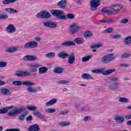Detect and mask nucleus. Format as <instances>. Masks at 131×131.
Masks as SVG:
<instances>
[{"mask_svg": "<svg viewBox=\"0 0 131 131\" xmlns=\"http://www.w3.org/2000/svg\"><path fill=\"white\" fill-rule=\"evenodd\" d=\"M12 84H14L15 85H26L28 86L26 88L27 92L30 93L36 94L37 92H38V90L37 88H33L32 86H34V83L32 82L31 81H12Z\"/></svg>", "mask_w": 131, "mask_h": 131, "instance_id": "f257e3e1", "label": "nucleus"}, {"mask_svg": "<svg viewBox=\"0 0 131 131\" xmlns=\"http://www.w3.org/2000/svg\"><path fill=\"white\" fill-rule=\"evenodd\" d=\"M52 15L56 17L57 19H59V20H67L68 19H74L75 16L74 14L72 13L68 14L66 15H64V11H60L59 10H55L53 9L50 11Z\"/></svg>", "mask_w": 131, "mask_h": 131, "instance_id": "f03ea898", "label": "nucleus"}, {"mask_svg": "<svg viewBox=\"0 0 131 131\" xmlns=\"http://www.w3.org/2000/svg\"><path fill=\"white\" fill-rule=\"evenodd\" d=\"M115 71H116V69H115L106 71V68H103L101 69H94L92 72V73H101L103 75H109V74H111V73H113Z\"/></svg>", "mask_w": 131, "mask_h": 131, "instance_id": "7ed1b4c3", "label": "nucleus"}, {"mask_svg": "<svg viewBox=\"0 0 131 131\" xmlns=\"http://www.w3.org/2000/svg\"><path fill=\"white\" fill-rule=\"evenodd\" d=\"M115 59V57H114V53H112L103 56L101 59V62L103 63V64H108V63L112 62V61Z\"/></svg>", "mask_w": 131, "mask_h": 131, "instance_id": "20e7f679", "label": "nucleus"}, {"mask_svg": "<svg viewBox=\"0 0 131 131\" xmlns=\"http://www.w3.org/2000/svg\"><path fill=\"white\" fill-rule=\"evenodd\" d=\"M36 17L37 18H41L42 19H49L52 17V14L49 13L48 11L43 10L41 11L40 12H38L36 15Z\"/></svg>", "mask_w": 131, "mask_h": 131, "instance_id": "39448f33", "label": "nucleus"}, {"mask_svg": "<svg viewBox=\"0 0 131 131\" xmlns=\"http://www.w3.org/2000/svg\"><path fill=\"white\" fill-rule=\"evenodd\" d=\"M80 29H81V27L79 26V25L76 23H73L70 25L69 31L72 34L77 33Z\"/></svg>", "mask_w": 131, "mask_h": 131, "instance_id": "423d86ee", "label": "nucleus"}, {"mask_svg": "<svg viewBox=\"0 0 131 131\" xmlns=\"http://www.w3.org/2000/svg\"><path fill=\"white\" fill-rule=\"evenodd\" d=\"M72 46H75V42H74V41H67L62 43L61 46L57 45L55 46L54 49H55V50H61L63 47H72Z\"/></svg>", "mask_w": 131, "mask_h": 131, "instance_id": "0eeeda50", "label": "nucleus"}, {"mask_svg": "<svg viewBox=\"0 0 131 131\" xmlns=\"http://www.w3.org/2000/svg\"><path fill=\"white\" fill-rule=\"evenodd\" d=\"M101 1L100 0H92L91 1L90 10L91 11H96L99 6L101 5Z\"/></svg>", "mask_w": 131, "mask_h": 131, "instance_id": "6e6552de", "label": "nucleus"}, {"mask_svg": "<svg viewBox=\"0 0 131 131\" xmlns=\"http://www.w3.org/2000/svg\"><path fill=\"white\" fill-rule=\"evenodd\" d=\"M25 107H20L18 109H14V111H10L7 113L8 116H12V117L16 115L17 114H20V113L23 112V110H26Z\"/></svg>", "mask_w": 131, "mask_h": 131, "instance_id": "1a4fd4ad", "label": "nucleus"}, {"mask_svg": "<svg viewBox=\"0 0 131 131\" xmlns=\"http://www.w3.org/2000/svg\"><path fill=\"white\" fill-rule=\"evenodd\" d=\"M37 45H38L37 42L35 41L29 42L24 44V49L27 50L28 49H34V48H37Z\"/></svg>", "mask_w": 131, "mask_h": 131, "instance_id": "9d476101", "label": "nucleus"}, {"mask_svg": "<svg viewBox=\"0 0 131 131\" xmlns=\"http://www.w3.org/2000/svg\"><path fill=\"white\" fill-rule=\"evenodd\" d=\"M43 26L54 29L57 27V23L51 20H46L43 22Z\"/></svg>", "mask_w": 131, "mask_h": 131, "instance_id": "9b49d317", "label": "nucleus"}, {"mask_svg": "<svg viewBox=\"0 0 131 131\" xmlns=\"http://www.w3.org/2000/svg\"><path fill=\"white\" fill-rule=\"evenodd\" d=\"M14 75L17 77H21L22 76H28L29 75H30V72L25 71H16Z\"/></svg>", "mask_w": 131, "mask_h": 131, "instance_id": "f8f14e48", "label": "nucleus"}, {"mask_svg": "<svg viewBox=\"0 0 131 131\" xmlns=\"http://www.w3.org/2000/svg\"><path fill=\"white\" fill-rule=\"evenodd\" d=\"M110 8L111 10H113V11H114V13H115V12H118V11H120V10L123 9V6L121 5L114 4L111 6Z\"/></svg>", "mask_w": 131, "mask_h": 131, "instance_id": "ddd939ff", "label": "nucleus"}, {"mask_svg": "<svg viewBox=\"0 0 131 131\" xmlns=\"http://www.w3.org/2000/svg\"><path fill=\"white\" fill-rule=\"evenodd\" d=\"M6 30L11 34L16 32V27L14 25L10 24L6 28Z\"/></svg>", "mask_w": 131, "mask_h": 131, "instance_id": "4468645a", "label": "nucleus"}, {"mask_svg": "<svg viewBox=\"0 0 131 131\" xmlns=\"http://www.w3.org/2000/svg\"><path fill=\"white\" fill-rule=\"evenodd\" d=\"M68 63L70 64V65L75 63V54L74 53H71L70 55L69 54Z\"/></svg>", "mask_w": 131, "mask_h": 131, "instance_id": "2eb2a0df", "label": "nucleus"}, {"mask_svg": "<svg viewBox=\"0 0 131 131\" xmlns=\"http://www.w3.org/2000/svg\"><path fill=\"white\" fill-rule=\"evenodd\" d=\"M57 6L60 9H65L66 6H67V0H61L57 3Z\"/></svg>", "mask_w": 131, "mask_h": 131, "instance_id": "dca6fc26", "label": "nucleus"}, {"mask_svg": "<svg viewBox=\"0 0 131 131\" xmlns=\"http://www.w3.org/2000/svg\"><path fill=\"white\" fill-rule=\"evenodd\" d=\"M25 61H35L37 60V57L33 55H27L23 57Z\"/></svg>", "mask_w": 131, "mask_h": 131, "instance_id": "f3484780", "label": "nucleus"}, {"mask_svg": "<svg viewBox=\"0 0 131 131\" xmlns=\"http://www.w3.org/2000/svg\"><path fill=\"white\" fill-rule=\"evenodd\" d=\"M93 32L91 31H86L83 33V36L85 39H90V38L93 37Z\"/></svg>", "mask_w": 131, "mask_h": 131, "instance_id": "a211bd4d", "label": "nucleus"}, {"mask_svg": "<svg viewBox=\"0 0 131 131\" xmlns=\"http://www.w3.org/2000/svg\"><path fill=\"white\" fill-rule=\"evenodd\" d=\"M14 108V106L11 105L10 106L5 107L3 108L0 109V114H6L8 113V111L10 110V109Z\"/></svg>", "mask_w": 131, "mask_h": 131, "instance_id": "6ab92c4d", "label": "nucleus"}, {"mask_svg": "<svg viewBox=\"0 0 131 131\" xmlns=\"http://www.w3.org/2000/svg\"><path fill=\"white\" fill-rule=\"evenodd\" d=\"M40 130V127L38 124H34L28 128V131H39Z\"/></svg>", "mask_w": 131, "mask_h": 131, "instance_id": "aec40b11", "label": "nucleus"}, {"mask_svg": "<svg viewBox=\"0 0 131 131\" xmlns=\"http://www.w3.org/2000/svg\"><path fill=\"white\" fill-rule=\"evenodd\" d=\"M120 88V83L119 82H115L114 84H110L108 85V89L109 90H117L118 89H119Z\"/></svg>", "mask_w": 131, "mask_h": 131, "instance_id": "412c9836", "label": "nucleus"}, {"mask_svg": "<svg viewBox=\"0 0 131 131\" xmlns=\"http://www.w3.org/2000/svg\"><path fill=\"white\" fill-rule=\"evenodd\" d=\"M58 102V99L56 98H53L52 100H50L49 102L46 103V105L47 107L49 106H53V105H55Z\"/></svg>", "mask_w": 131, "mask_h": 131, "instance_id": "4be33fe9", "label": "nucleus"}, {"mask_svg": "<svg viewBox=\"0 0 131 131\" xmlns=\"http://www.w3.org/2000/svg\"><path fill=\"white\" fill-rule=\"evenodd\" d=\"M69 56V54L65 53L64 51H62L58 54V57L61 59H66Z\"/></svg>", "mask_w": 131, "mask_h": 131, "instance_id": "5701e85b", "label": "nucleus"}, {"mask_svg": "<svg viewBox=\"0 0 131 131\" xmlns=\"http://www.w3.org/2000/svg\"><path fill=\"white\" fill-rule=\"evenodd\" d=\"M1 93L3 95L5 96H10L11 95L12 92L7 89L1 88Z\"/></svg>", "mask_w": 131, "mask_h": 131, "instance_id": "b1692460", "label": "nucleus"}, {"mask_svg": "<svg viewBox=\"0 0 131 131\" xmlns=\"http://www.w3.org/2000/svg\"><path fill=\"white\" fill-rule=\"evenodd\" d=\"M63 71H64V69L59 67H56L53 70V73L57 74H61V73H63Z\"/></svg>", "mask_w": 131, "mask_h": 131, "instance_id": "393cba45", "label": "nucleus"}, {"mask_svg": "<svg viewBox=\"0 0 131 131\" xmlns=\"http://www.w3.org/2000/svg\"><path fill=\"white\" fill-rule=\"evenodd\" d=\"M33 114H34V116H36L38 118H39V119H45V115L41 114L38 111H36L34 112Z\"/></svg>", "mask_w": 131, "mask_h": 131, "instance_id": "a878e982", "label": "nucleus"}, {"mask_svg": "<svg viewBox=\"0 0 131 131\" xmlns=\"http://www.w3.org/2000/svg\"><path fill=\"white\" fill-rule=\"evenodd\" d=\"M101 12L102 13H108L110 16H113V15H116V13H114V12H110V9H107V8H103L101 9Z\"/></svg>", "mask_w": 131, "mask_h": 131, "instance_id": "bb28decb", "label": "nucleus"}, {"mask_svg": "<svg viewBox=\"0 0 131 131\" xmlns=\"http://www.w3.org/2000/svg\"><path fill=\"white\" fill-rule=\"evenodd\" d=\"M81 78L82 79H93V77H92V75L88 74V73H83L81 75Z\"/></svg>", "mask_w": 131, "mask_h": 131, "instance_id": "cd10ccee", "label": "nucleus"}, {"mask_svg": "<svg viewBox=\"0 0 131 131\" xmlns=\"http://www.w3.org/2000/svg\"><path fill=\"white\" fill-rule=\"evenodd\" d=\"M74 41L76 42V43H77V45H82V43L84 42V39L81 37H78L76 38L74 40Z\"/></svg>", "mask_w": 131, "mask_h": 131, "instance_id": "c85d7f7f", "label": "nucleus"}, {"mask_svg": "<svg viewBox=\"0 0 131 131\" xmlns=\"http://www.w3.org/2000/svg\"><path fill=\"white\" fill-rule=\"evenodd\" d=\"M5 11L6 12H8V13H10V14H17L18 13V11H17L15 9L11 8H6Z\"/></svg>", "mask_w": 131, "mask_h": 131, "instance_id": "c756f323", "label": "nucleus"}, {"mask_svg": "<svg viewBox=\"0 0 131 131\" xmlns=\"http://www.w3.org/2000/svg\"><path fill=\"white\" fill-rule=\"evenodd\" d=\"M39 74H43L48 72V69L47 67H40L38 69Z\"/></svg>", "mask_w": 131, "mask_h": 131, "instance_id": "7c9ffc66", "label": "nucleus"}, {"mask_svg": "<svg viewBox=\"0 0 131 131\" xmlns=\"http://www.w3.org/2000/svg\"><path fill=\"white\" fill-rule=\"evenodd\" d=\"M124 43L126 46H129L131 43V36H127L124 39Z\"/></svg>", "mask_w": 131, "mask_h": 131, "instance_id": "2f4dec72", "label": "nucleus"}, {"mask_svg": "<svg viewBox=\"0 0 131 131\" xmlns=\"http://www.w3.org/2000/svg\"><path fill=\"white\" fill-rule=\"evenodd\" d=\"M115 120L117 122L120 123H122L123 121H124V117H121V116H117L114 118Z\"/></svg>", "mask_w": 131, "mask_h": 131, "instance_id": "473e14b6", "label": "nucleus"}, {"mask_svg": "<svg viewBox=\"0 0 131 131\" xmlns=\"http://www.w3.org/2000/svg\"><path fill=\"white\" fill-rule=\"evenodd\" d=\"M17 51H18V48L16 47H12L7 48L5 50V52H6V53H14L15 52H17Z\"/></svg>", "mask_w": 131, "mask_h": 131, "instance_id": "72a5a7b5", "label": "nucleus"}, {"mask_svg": "<svg viewBox=\"0 0 131 131\" xmlns=\"http://www.w3.org/2000/svg\"><path fill=\"white\" fill-rule=\"evenodd\" d=\"M46 58H55L56 57V53L54 52H50L46 54L45 55Z\"/></svg>", "mask_w": 131, "mask_h": 131, "instance_id": "f704fd0d", "label": "nucleus"}, {"mask_svg": "<svg viewBox=\"0 0 131 131\" xmlns=\"http://www.w3.org/2000/svg\"><path fill=\"white\" fill-rule=\"evenodd\" d=\"M119 102L120 103H128V102H129V99L125 97H120L119 98Z\"/></svg>", "mask_w": 131, "mask_h": 131, "instance_id": "c9c22d12", "label": "nucleus"}, {"mask_svg": "<svg viewBox=\"0 0 131 131\" xmlns=\"http://www.w3.org/2000/svg\"><path fill=\"white\" fill-rule=\"evenodd\" d=\"M18 2V0H4L3 1V5H9L11 3H15Z\"/></svg>", "mask_w": 131, "mask_h": 131, "instance_id": "e433bc0d", "label": "nucleus"}, {"mask_svg": "<svg viewBox=\"0 0 131 131\" xmlns=\"http://www.w3.org/2000/svg\"><path fill=\"white\" fill-rule=\"evenodd\" d=\"M125 118L126 119V120H129V119H131V115L126 116ZM126 124L127 125L131 126V120L127 121Z\"/></svg>", "mask_w": 131, "mask_h": 131, "instance_id": "4c0bfd02", "label": "nucleus"}, {"mask_svg": "<svg viewBox=\"0 0 131 131\" xmlns=\"http://www.w3.org/2000/svg\"><path fill=\"white\" fill-rule=\"evenodd\" d=\"M27 108L29 111H35V110H37V107L36 106H30V105L27 106Z\"/></svg>", "mask_w": 131, "mask_h": 131, "instance_id": "58836bf2", "label": "nucleus"}, {"mask_svg": "<svg viewBox=\"0 0 131 131\" xmlns=\"http://www.w3.org/2000/svg\"><path fill=\"white\" fill-rule=\"evenodd\" d=\"M69 82H70L69 81L62 80L57 81V83H58V84H68Z\"/></svg>", "mask_w": 131, "mask_h": 131, "instance_id": "ea45409f", "label": "nucleus"}, {"mask_svg": "<svg viewBox=\"0 0 131 131\" xmlns=\"http://www.w3.org/2000/svg\"><path fill=\"white\" fill-rule=\"evenodd\" d=\"M90 59H92V56H85L82 58V62H88V61H90Z\"/></svg>", "mask_w": 131, "mask_h": 131, "instance_id": "a19ab883", "label": "nucleus"}, {"mask_svg": "<svg viewBox=\"0 0 131 131\" xmlns=\"http://www.w3.org/2000/svg\"><path fill=\"white\" fill-rule=\"evenodd\" d=\"M9 15L8 14H0V20H6L8 19Z\"/></svg>", "mask_w": 131, "mask_h": 131, "instance_id": "79ce46f5", "label": "nucleus"}, {"mask_svg": "<svg viewBox=\"0 0 131 131\" xmlns=\"http://www.w3.org/2000/svg\"><path fill=\"white\" fill-rule=\"evenodd\" d=\"M45 112L47 113H55L56 112V109L55 108H48L45 110Z\"/></svg>", "mask_w": 131, "mask_h": 131, "instance_id": "37998d69", "label": "nucleus"}, {"mask_svg": "<svg viewBox=\"0 0 131 131\" xmlns=\"http://www.w3.org/2000/svg\"><path fill=\"white\" fill-rule=\"evenodd\" d=\"M110 81H118L119 78L116 76H113L110 78Z\"/></svg>", "mask_w": 131, "mask_h": 131, "instance_id": "c03bdc74", "label": "nucleus"}, {"mask_svg": "<svg viewBox=\"0 0 131 131\" xmlns=\"http://www.w3.org/2000/svg\"><path fill=\"white\" fill-rule=\"evenodd\" d=\"M113 31V28H108L106 30L103 31L104 33H111Z\"/></svg>", "mask_w": 131, "mask_h": 131, "instance_id": "a18cd8bd", "label": "nucleus"}, {"mask_svg": "<svg viewBox=\"0 0 131 131\" xmlns=\"http://www.w3.org/2000/svg\"><path fill=\"white\" fill-rule=\"evenodd\" d=\"M70 123L67 122H62L59 123L60 126H69Z\"/></svg>", "mask_w": 131, "mask_h": 131, "instance_id": "49530a36", "label": "nucleus"}, {"mask_svg": "<svg viewBox=\"0 0 131 131\" xmlns=\"http://www.w3.org/2000/svg\"><path fill=\"white\" fill-rule=\"evenodd\" d=\"M102 47V44H100L98 45H93L90 47V49L94 50L95 49H99V48H101Z\"/></svg>", "mask_w": 131, "mask_h": 131, "instance_id": "de8ad7c7", "label": "nucleus"}, {"mask_svg": "<svg viewBox=\"0 0 131 131\" xmlns=\"http://www.w3.org/2000/svg\"><path fill=\"white\" fill-rule=\"evenodd\" d=\"M107 23H115L116 21L115 19L113 18H106Z\"/></svg>", "mask_w": 131, "mask_h": 131, "instance_id": "09e8293b", "label": "nucleus"}, {"mask_svg": "<svg viewBox=\"0 0 131 131\" xmlns=\"http://www.w3.org/2000/svg\"><path fill=\"white\" fill-rule=\"evenodd\" d=\"M26 115L23 114L18 117V119L20 121H23L25 119Z\"/></svg>", "mask_w": 131, "mask_h": 131, "instance_id": "8fccbe9b", "label": "nucleus"}, {"mask_svg": "<svg viewBox=\"0 0 131 131\" xmlns=\"http://www.w3.org/2000/svg\"><path fill=\"white\" fill-rule=\"evenodd\" d=\"M128 19L124 18L120 21V23H121V24H126L127 23H128Z\"/></svg>", "mask_w": 131, "mask_h": 131, "instance_id": "3c124183", "label": "nucleus"}, {"mask_svg": "<svg viewBox=\"0 0 131 131\" xmlns=\"http://www.w3.org/2000/svg\"><path fill=\"white\" fill-rule=\"evenodd\" d=\"M29 67H32L33 68H35V67L38 68V67H41V65L39 64H30Z\"/></svg>", "mask_w": 131, "mask_h": 131, "instance_id": "603ef678", "label": "nucleus"}, {"mask_svg": "<svg viewBox=\"0 0 131 131\" xmlns=\"http://www.w3.org/2000/svg\"><path fill=\"white\" fill-rule=\"evenodd\" d=\"M80 111H81L82 112H86V111H90V109L85 107H83L80 109Z\"/></svg>", "mask_w": 131, "mask_h": 131, "instance_id": "864d4df0", "label": "nucleus"}, {"mask_svg": "<svg viewBox=\"0 0 131 131\" xmlns=\"http://www.w3.org/2000/svg\"><path fill=\"white\" fill-rule=\"evenodd\" d=\"M6 66H7V62L0 61V68H3L6 67Z\"/></svg>", "mask_w": 131, "mask_h": 131, "instance_id": "5fc2aeb1", "label": "nucleus"}, {"mask_svg": "<svg viewBox=\"0 0 131 131\" xmlns=\"http://www.w3.org/2000/svg\"><path fill=\"white\" fill-rule=\"evenodd\" d=\"M131 56L130 54L124 53L122 55V58H129Z\"/></svg>", "mask_w": 131, "mask_h": 131, "instance_id": "6e6d98bb", "label": "nucleus"}, {"mask_svg": "<svg viewBox=\"0 0 131 131\" xmlns=\"http://www.w3.org/2000/svg\"><path fill=\"white\" fill-rule=\"evenodd\" d=\"M68 112H69L67 110L61 111L59 113V115H66L67 114H68Z\"/></svg>", "mask_w": 131, "mask_h": 131, "instance_id": "4d7b16f0", "label": "nucleus"}, {"mask_svg": "<svg viewBox=\"0 0 131 131\" xmlns=\"http://www.w3.org/2000/svg\"><path fill=\"white\" fill-rule=\"evenodd\" d=\"M121 37V35H116L112 36V38L113 39H117V38H120Z\"/></svg>", "mask_w": 131, "mask_h": 131, "instance_id": "13d9d810", "label": "nucleus"}, {"mask_svg": "<svg viewBox=\"0 0 131 131\" xmlns=\"http://www.w3.org/2000/svg\"><path fill=\"white\" fill-rule=\"evenodd\" d=\"M121 67H128V66H129L128 64L126 63H121L120 64Z\"/></svg>", "mask_w": 131, "mask_h": 131, "instance_id": "bf43d9fd", "label": "nucleus"}, {"mask_svg": "<svg viewBox=\"0 0 131 131\" xmlns=\"http://www.w3.org/2000/svg\"><path fill=\"white\" fill-rule=\"evenodd\" d=\"M30 72H37V68L30 69Z\"/></svg>", "mask_w": 131, "mask_h": 131, "instance_id": "052dcab7", "label": "nucleus"}, {"mask_svg": "<svg viewBox=\"0 0 131 131\" xmlns=\"http://www.w3.org/2000/svg\"><path fill=\"white\" fill-rule=\"evenodd\" d=\"M80 106H81V104H77L75 105L74 107L76 109H78L79 108H80Z\"/></svg>", "mask_w": 131, "mask_h": 131, "instance_id": "680f3d73", "label": "nucleus"}, {"mask_svg": "<svg viewBox=\"0 0 131 131\" xmlns=\"http://www.w3.org/2000/svg\"><path fill=\"white\" fill-rule=\"evenodd\" d=\"M91 119L90 117L86 116L83 118V121H89Z\"/></svg>", "mask_w": 131, "mask_h": 131, "instance_id": "e2e57ef3", "label": "nucleus"}, {"mask_svg": "<svg viewBox=\"0 0 131 131\" xmlns=\"http://www.w3.org/2000/svg\"><path fill=\"white\" fill-rule=\"evenodd\" d=\"M27 120H28V121H31V120H32V116H29V117H28L27 118Z\"/></svg>", "mask_w": 131, "mask_h": 131, "instance_id": "0e129e2a", "label": "nucleus"}, {"mask_svg": "<svg viewBox=\"0 0 131 131\" xmlns=\"http://www.w3.org/2000/svg\"><path fill=\"white\" fill-rule=\"evenodd\" d=\"M4 84H6V82L0 80V85H4Z\"/></svg>", "mask_w": 131, "mask_h": 131, "instance_id": "69168bd1", "label": "nucleus"}, {"mask_svg": "<svg viewBox=\"0 0 131 131\" xmlns=\"http://www.w3.org/2000/svg\"><path fill=\"white\" fill-rule=\"evenodd\" d=\"M75 3H76V4H78V5H79V4H81V0H76Z\"/></svg>", "mask_w": 131, "mask_h": 131, "instance_id": "338daca9", "label": "nucleus"}, {"mask_svg": "<svg viewBox=\"0 0 131 131\" xmlns=\"http://www.w3.org/2000/svg\"><path fill=\"white\" fill-rule=\"evenodd\" d=\"M35 40H36L37 41H40L41 39H40V37H36L35 38Z\"/></svg>", "mask_w": 131, "mask_h": 131, "instance_id": "774afa93", "label": "nucleus"}]
</instances>
